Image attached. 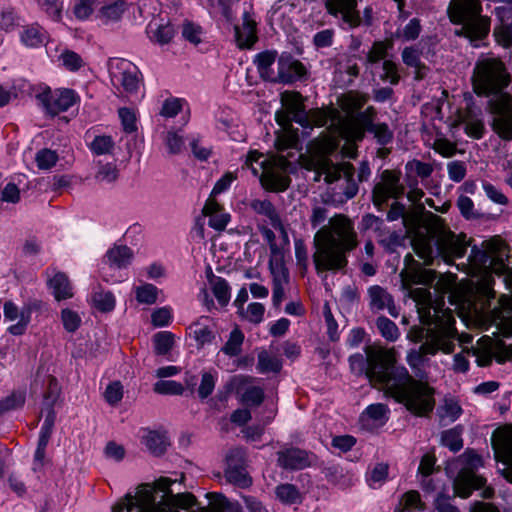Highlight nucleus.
Returning <instances> with one entry per match:
<instances>
[{
  "mask_svg": "<svg viewBox=\"0 0 512 512\" xmlns=\"http://www.w3.org/2000/svg\"><path fill=\"white\" fill-rule=\"evenodd\" d=\"M210 285L218 303L221 306H226L230 301V286L228 282L224 278L218 277V279L214 280V283Z\"/></svg>",
  "mask_w": 512,
  "mask_h": 512,
  "instance_id": "nucleus-50",
  "label": "nucleus"
},
{
  "mask_svg": "<svg viewBox=\"0 0 512 512\" xmlns=\"http://www.w3.org/2000/svg\"><path fill=\"white\" fill-rule=\"evenodd\" d=\"M401 172L386 169L380 174V181L372 189V202L378 211H382L389 199H399L405 193L401 184Z\"/></svg>",
  "mask_w": 512,
  "mask_h": 512,
  "instance_id": "nucleus-11",
  "label": "nucleus"
},
{
  "mask_svg": "<svg viewBox=\"0 0 512 512\" xmlns=\"http://www.w3.org/2000/svg\"><path fill=\"white\" fill-rule=\"evenodd\" d=\"M275 496L284 505H295L302 502V493L291 483H282L275 487Z\"/></svg>",
  "mask_w": 512,
  "mask_h": 512,
  "instance_id": "nucleus-35",
  "label": "nucleus"
},
{
  "mask_svg": "<svg viewBox=\"0 0 512 512\" xmlns=\"http://www.w3.org/2000/svg\"><path fill=\"white\" fill-rule=\"evenodd\" d=\"M337 238L331 236L324 242L314 238L316 251L312 255L315 270L318 274L324 271L337 272L343 270L347 264V253L358 244L356 233L349 221L341 222L334 228Z\"/></svg>",
  "mask_w": 512,
  "mask_h": 512,
  "instance_id": "nucleus-6",
  "label": "nucleus"
},
{
  "mask_svg": "<svg viewBox=\"0 0 512 512\" xmlns=\"http://www.w3.org/2000/svg\"><path fill=\"white\" fill-rule=\"evenodd\" d=\"M462 433V425H457L451 429L443 431L441 434L442 445L448 447L450 451L454 453L460 451L463 448Z\"/></svg>",
  "mask_w": 512,
  "mask_h": 512,
  "instance_id": "nucleus-39",
  "label": "nucleus"
},
{
  "mask_svg": "<svg viewBox=\"0 0 512 512\" xmlns=\"http://www.w3.org/2000/svg\"><path fill=\"white\" fill-rule=\"evenodd\" d=\"M64 0H38V5L45 14L54 21L62 17Z\"/></svg>",
  "mask_w": 512,
  "mask_h": 512,
  "instance_id": "nucleus-54",
  "label": "nucleus"
},
{
  "mask_svg": "<svg viewBox=\"0 0 512 512\" xmlns=\"http://www.w3.org/2000/svg\"><path fill=\"white\" fill-rule=\"evenodd\" d=\"M377 110L373 106H368L363 112L357 113L353 117L352 123L346 127V133L352 142H362L367 133L373 135L377 144L386 146L391 144L394 139V133L387 123L375 122Z\"/></svg>",
  "mask_w": 512,
  "mask_h": 512,
  "instance_id": "nucleus-8",
  "label": "nucleus"
},
{
  "mask_svg": "<svg viewBox=\"0 0 512 512\" xmlns=\"http://www.w3.org/2000/svg\"><path fill=\"white\" fill-rule=\"evenodd\" d=\"M469 246L465 234L445 229L418 232L413 240V249L425 265H433L439 259L450 265L455 258L464 257Z\"/></svg>",
  "mask_w": 512,
  "mask_h": 512,
  "instance_id": "nucleus-5",
  "label": "nucleus"
},
{
  "mask_svg": "<svg viewBox=\"0 0 512 512\" xmlns=\"http://www.w3.org/2000/svg\"><path fill=\"white\" fill-rule=\"evenodd\" d=\"M511 82L506 65L498 58H485L475 64L472 84L478 96H496L489 101L492 130L505 141L512 140V98L504 92Z\"/></svg>",
  "mask_w": 512,
  "mask_h": 512,
  "instance_id": "nucleus-2",
  "label": "nucleus"
},
{
  "mask_svg": "<svg viewBox=\"0 0 512 512\" xmlns=\"http://www.w3.org/2000/svg\"><path fill=\"white\" fill-rule=\"evenodd\" d=\"M325 8L331 16L340 17L349 29L359 27L361 24L357 0H326Z\"/></svg>",
  "mask_w": 512,
  "mask_h": 512,
  "instance_id": "nucleus-18",
  "label": "nucleus"
},
{
  "mask_svg": "<svg viewBox=\"0 0 512 512\" xmlns=\"http://www.w3.org/2000/svg\"><path fill=\"white\" fill-rule=\"evenodd\" d=\"M335 39V30L328 28L318 31L312 38V44L317 51L329 48L333 45Z\"/></svg>",
  "mask_w": 512,
  "mask_h": 512,
  "instance_id": "nucleus-56",
  "label": "nucleus"
},
{
  "mask_svg": "<svg viewBox=\"0 0 512 512\" xmlns=\"http://www.w3.org/2000/svg\"><path fill=\"white\" fill-rule=\"evenodd\" d=\"M126 8V3L123 0H118L110 5L101 8V15L110 21H117L121 18Z\"/></svg>",
  "mask_w": 512,
  "mask_h": 512,
  "instance_id": "nucleus-64",
  "label": "nucleus"
},
{
  "mask_svg": "<svg viewBox=\"0 0 512 512\" xmlns=\"http://www.w3.org/2000/svg\"><path fill=\"white\" fill-rule=\"evenodd\" d=\"M276 119L281 125H290L292 122L299 124L304 129H311L310 113L305 110V107L297 112L286 116L285 123L280 119V112L276 113Z\"/></svg>",
  "mask_w": 512,
  "mask_h": 512,
  "instance_id": "nucleus-49",
  "label": "nucleus"
},
{
  "mask_svg": "<svg viewBox=\"0 0 512 512\" xmlns=\"http://www.w3.org/2000/svg\"><path fill=\"white\" fill-rule=\"evenodd\" d=\"M461 459L465 467L459 472L453 482V497L468 498L474 490L485 486L486 479L475 473L483 465L482 457L472 449H467Z\"/></svg>",
  "mask_w": 512,
  "mask_h": 512,
  "instance_id": "nucleus-10",
  "label": "nucleus"
},
{
  "mask_svg": "<svg viewBox=\"0 0 512 512\" xmlns=\"http://www.w3.org/2000/svg\"><path fill=\"white\" fill-rule=\"evenodd\" d=\"M277 66L274 83L293 84L306 79L308 75L305 65L288 53H283L278 58Z\"/></svg>",
  "mask_w": 512,
  "mask_h": 512,
  "instance_id": "nucleus-16",
  "label": "nucleus"
},
{
  "mask_svg": "<svg viewBox=\"0 0 512 512\" xmlns=\"http://www.w3.org/2000/svg\"><path fill=\"white\" fill-rule=\"evenodd\" d=\"M159 289L150 283L137 286L135 288L136 300L141 304L152 305L156 303Z\"/></svg>",
  "mask_w": 512,
  "mask_h": 512,
  "instance_id": "nucleus-45",
  "label": "nucleus"
},
{
  "mask_svg": "<svg viewBox=\"0 0 512 512\" xmlns=\"http://www.w3.org/2000/svg\"><path fill=\"white\" fill-rule=\"evenodd\" d=\"M209 317L202 316L191 326L195 340L200 346L211 343L215 339V327Z\"/></svg>",
  "mask_w": 512,
  "mask_h": 512,
  "instance_id": "nucleus-32",
  "label": "nucleus"
},
{
  "mask_svg": "<svg viewBox=\"0 0 512 512\" xmlns=\"http://www.w3.org/2000/svg\"><path fill=\"white\" fill-rule=\"evenodd\" d=\"M457 331H454L451 324L439 328V326L430 327L427 330V341L422 342L418 349L408 351L406 361L415 375L422 380L425 372L422 370L427 355H436L438 352L450 354L455 348Z\"/></svg>",
  "mask_w": 512,
  "mask_h": 512,
  "instance_id": "nucleus-7",
  "label": "nucleus"
},
{
  "mask_svg": "<svg viewBox=\"0 0 512 512\" xmlns=\"http://www.w3.org/2000/svg\"><path fill=\"white\" fill-rule=\"evenodd\" d=\"M58 154L48 148L39 150L35 156V162L40 170H49L56 165Z\"/></svg>",
  "mask_w": 512,
  "mask_h": 512,
  "instance_id": "nucleus-52",
  "label": "nucleus"
},
{
  "mask_svg": "<svg viewBox=\"0 0 512 512\" xmlns=\"http://www.w3.org/2000/svg\"><path fill=\"white\" fill-rule=\"evenodd\" d=\"M119 171L113 163H98V169L95 173V180L99 183H113L117 180Z\"/></svg>",
  "mask_w": 512,
  "mask_h": 512,
  "instance_id": "nucleus-48",
  "label": "nucleus"
},
{
  "mask_svg": "<svg viewBox=\"0 0 512 512\" xmlns=\"http://www.w3.org/2000/svg\"><path fill=\"white\" fill-rule=\"evenodd\" d=\"M368 94L359 92H349L343 98L342 109L350 116V122L352 123L353 117L362 112L361 109L368 102Z\"/></svg>",
  "mask_w": 512,
  "mask_h": 512,
  "instance_id": "nucleus-34",
  "label": "nucleus"
},
{
  "mask_svg": "<svg viewBox=\"0 0 512 512\" xmlns=\"http://www.w3.org/2000/svg\"><path fill=\"white\" fill-rule=\"evenodd\" d=\"M370 307L372 310H383L390 302L391 296L382 287L375 285L368 289Z\"/></svg>",
  "mask_w": 512,
  "mask_h": 512,
  "instance_id": "nucleus-42",
  "label": "nucleus"
},
{
  "mask_svg": "<svg viewBox=\"0 0 512 512\" xmlns=\"http://www.w3.org/2000/svg\"><path fill=\"white\" fill-rule=\"evenodd\" d=\"M155 353L166 355L174 345V335L169 331H161L153 336Z\"/></svg>",
  "mask_w": 512,
  "mask_h": 512,
  "instance_id": "nucleus-47",
  "label": "nucleus"
},
{
  "mask_svg": "<svg viewBox=\"0 0 512 512\" xmlns=\"http://www.w3.org/2000/svg\"><path fill=\"white\" fill-rule=\"evenodd\" d=\"M444 306L445 301L443 297L432 299L429 296L427 307L418 310L422 326L412 327L408 332V338L415 343L422 342L423 340L427 341V330L436 325L439 328H443L446 324H451L452 329L457 331L453 312L449 308H444Z\"/></svg>",
  "mask_w": 512,
  "mask_h": 512,
  "instance_id": "nucleus-9",
  "label": "nucleus"
},
{
  "mask_svg": "<svg viewBox=\"0 0 512 512\" xmlns=\"http://www.w3.org/2000/svg\"><path fill=\"white\" fill-rule=\"evenodd\" d=\"M491 442L496 459L506 465L501 470V475L512 484V431L496 430L492 435Z\"/></svg>",
  "mask_w": 512,
  "mask_h": 512,
  "instance_id": "nucleus-17",
  "label": "nucleus"
},
{
  "mask_svg": "<svg viewBox=\"0 0 512 512\" xmlns=\"http://www.w3.org/2000/svg\"><path fill=\"white\" fill-rule=\"evenodd\" d=\"M243 342H244L243 332L238 327H235L230 332L229 339L227 340L225 345L221 348V351L229 357H236L242 351Z\"/></svg>",
  "mask_w": 512,
  "mask_h": 512,
  "instance_id": "nucleus-41",
  "label": "nucleus"
},
{
  "mask_svg": "<svg viewBox=\"0 0 512 512\" xmlns=\"http://www.w3.org/2000/svg\"><path fill=\"white\" fill-rule=\"evenodd\" d=\"M276 58L277 52L273 50H266L255 56L254 64L263 80L274 83L276 72L272 69V66Z\"/></svg>",
  "mask_w": 512,
  "mask_h": 512,
  "instance_id": "nucleus-26",
  "label": "nucleus"
},
{
  "mask_svg": "<svg viewBox=\"0 0 512 512\" xmlns=\"http://www.w3.org/2000/svg\"><path fill=\"white\" fill-rule=\"evenodd\" d=\"M153 391L161 395H181L184 387L174 380H159L153 385Z\"/></svg>",
  "mask_w": 512,
  "mask_h": 512,
  "instance_id": "nucleus-51",
  "label": "nucleus"
},
{
  "mask_svg": "<svg viewBox=\"0 0 512 512\" xmlns=\"http://www.w3.org/2000/svg\"><path fill=\"white\" fill-rule=\"evenodd\" d=\"M260 181L266 190L272 192H283L291 184V178L288 175L275 170L264 172L260 177Z\"/></svg>",
  "mask_w": 512,
  "mask_h": 512,
  "instance_id": "nucleus-27",
  "label": "nucleus"
},
{
  "mask_svg": "<svg viewBox=\"0 0 512 512\" xmlns=\"http://www.w3.org/2000/svg\"><path fill=\"white\" fill-rule=\"evenodd\" d=\"M37 99L49 114L57 115L71 108L79 97L72 89L55 90L54 92L47 89L38 94Z\"/></svg>",
  "mask_w": 512,
  "mask_h": 512,
  "instance_id": "nucleus-15",
  "label": "nucleus"
},
{
  "mask_svg": "<svg viewBox=\"0 0 512 512\" xmlns=\"http://www.w3.org/2000/svg\"><path fill=\"white\" fill-rule=\"evenodd\" d=\"M371 383L378 384L386 395L404 404L416 416H427L435 407V390L427 382L416 380L408 370L397 365L393 356L384 351L372 368Z\"/></svg>",
  "mask_w": 512,
  "mask_h": 512,
  "instance_id": "nucleus-1",
  "label": "nucleus"
},
{
  "mask_svg": "<svg viewBox=\"0 0 512 512\" xmlns=\"http://www.w3.org/2000/svg\"><path fill=\"white\" fill-rule=\"evenodd\" d=\"M447 16L457 26L454 35L466 39L473 48L486 46L491 31V17L483 14L480 0H450Z\"/></svg>",
  "mask_w": 512,
  "mask_h": 512,
  "instance_id": "nucleus-4",
  "label": "nucleus"
},
{
  "mask_svg": "<svg viewBox=\"0 0 512 512\" xmlns=\"http://www.w3.org/2000/svg\"><path fill=\"white\" fill-rule=\"evenodd\" d=\"M48 286L57 301L73 297V288L68 276L63 272H57L48 280Z\"/></svg>",
  "mask_w": 512,
  "mask_h": 512,
  "instance_id": "nucleus-29",
  "label": "nucleus"
},
{
  "mask_svg": "<svg viewBox=\"0 0 512 512\" xmlns=\"http://www.w3.org/2000/svg\"><path fill=\"white\" fill-rule=\"evenodd\" d=\"M380 79L384 82H389L392 85H397L400 81L398 74V67L392 60H384L382 63V74Z\"/></svg>",
  "mask_w": 512,
  "mask_h": 512,
  "instance_id": "nucleus-63",
  "label": "nucleus"
},
{
  "mask_svg": "<svg viewBox=\"0 0 512 512\" xmlns=\"http://www.w3.org/2000/svg\"><path fill=\"white\" fill-rule=\"evenodd\" d=\"M108 69L114 85H120L127 93H135L141 81V72L130 61L123 58H111Z\"/></svg>",
  "mask_w": 512,
  "mask_h": 512,
  "instance_id": "nucleus-12",
  "label": "nucleus"
},
{
  "mask_svg": "<svg viewBox=\"0 0 512 512\" xmlns=\"http://www.w3.org/2000/svg\"><path fill=\"white\" fill-rule=\"evenodd\" d=\"M494 14L501 22L493 31L497 43L505 48H512V3L495 7Z\"/></svg>",
  "mask_w": 512,
  "mask_h": 512,
  "instance_id": "nucleus-21",
  "label": "nucleus"
},
{
  "mask_svg": "<svg viewBox=\"0 0 512 512\" xmlns=\"http://www.w3.org/2000/svg\"><path fill=\"white\" fill-rule=\"evenodd\" d=\"M344 177L346 179V187L344 189V195L347 199L354 198L358 193V185L354 180L355 169L349 162L344 164Z\"/></svg>",
  "mask_w": 512,
  "mask_h": 512,
  "instance_id": "nucleus-59",
  "label": "nucleus"
},
{
  "mask_svg": "<svg viewBox=\"0 0 512 512\" xmlns=\"http://www.w3.org/2000/svg\"><path fill=\"white\" fill-rule=\"evenodd\" d=\"M462 122L464 124V131L469 137L481 139L484 136L485 126L482 120L463 117Z\"/></svg>",
  "mask_w": 512,
  "mask_h": 512,
  "instance_id": "nucleus-60",
  "label": "nucleus"
},
{
  "mask_svg": "<svg viewBox=\"0 0 512 512\" xmlns=\"http://www.w3.org/2000/svg\"><path fill=\"white\" fill-rule=\"evenodd\" d=\"M268 265L272 276V282L289 283L290 275L285 264L284 251L277 245L272 247V253Z\"/></svg>",
  "mask_w": 512,
  "mask_h": 512,
  "instance_id": "nucleus-25",
  "label": "nucleus"
},
{
  "mask_svg": "<svg viewBox=\"0 0 512 512\" xmlns=\"http://www.w3.org/2000/svg\"><path fill=\"white\" fill-rule=\"evenodd\" d=\"M93 306L102 313L111 312L115 308V297L111 291H105L100 287L92 293Z\"/></svg>",
  "mask_w": 512,
  "mask_h": 512,
  "instance_id": "nucleus-38",
  "label": "nucleus"
},
{
  "mask_svg": "<svg viewBox=\"0 0 512 512\" xmlns=\"http://www.w3.org/2000/svg\"><path fill=\"white\" fill-rule=\"evenodd\" d=\"M378 243L384 248V250L388 253H394L397 248L404 246L405 235L399 231L390 232L386 227L382 231L379 232Z\"/></svg>",
  "mask_w": 512,
  "mask_h": 512,
  "instance_id": "nucleus-36",
  "label": "nucleus"
},
{
  "mask_svg": "<svg viewBox=\"0 0 512 512\" xmlns=\"http://www.w3.org/2000/svg\"><path fill=\"white\" fill-rule=\"evenodd\" d=\"M148 451L154 456H161L170 446V441L165 432L148 430L142 440Z\"/></svg>",
  "mask_w": 512,
  "mask_h": 512,
  "instance_id": "nucleus-30",
  "label": "nucleus"
},
{
  "mask_svg": "<svg viewBox=\"0 0 512 512\" xmlns=\"http://www.w3.org/2000/svg\"><path fill=\"white\" fill-rule=\"evenodd\" d=\"M384 351H371L367 348V356H363L360 353L353 354L349 357L350 367L353 371L358 374H365L366 377L371 381L372 379V368L374 364L381 360Z\"/></svg>",
  "mask_w": 512,
  "mask_h": 512,
  "instance_id": "nucleus-24",
  "label": "nucleus"
},
{
  "mask_svg": "<svg viewBox=\"0 0 512 512\" xmlns=\"http://www.w3.org/2000/svg\"><path fill=\"white\" fill-rule=\"evenodd\" d=\"M404 261L406 264L411 262L410 267L406 272V281L414 285L430 286L437 278V272L432 269H426L419 262H416L412 255L405 256Z\"/></svg>",
  "mask_w": 512,
  "mask_h": 512,
  "instance_id": "nucleus-23",
  "label": "nucleus"
},
{
  "mask_svg": "<svg viewBox=\"0 0 512 512\" xmlns=\"http://www.w3.org/2000/svg\"><path fill=\"white\" fill-rule=\"evenodd\" d=\"M277 465L288 471H298L311 467L316 461V455L305 449L285 444L276 452Z\"/></svg>",
  "mask_w": 512,
  "mask_h": 512,
  "instance_id": "nucleus-14",
  "label": "nucleus"
},
{
  "mask_svg": "<svg viewBox=\"0 0 512 512\" xmlns=\"http://www.w3.org/2000/svg\"><path fill=\"white\" fill-rule=\"evenodd\" d=\"M173 481L161 477L153 485H141L133 496L127 494L112 512H210V505H201L192 493L173 494Z\"/></svg>",
  "mask_w": 512,
  "mask_h": 512,
  "instance_id": "nucleus-3",
  "label": "nucleus"
},
{
  "mask_svg": "<svg viewBox=\"0 0 512 512\" xmlns=\"http://www.w3.org/2000/svg\"><path fill=\"white\" fill-rule=\"evenodd\" d=\"M491 325L504 336L512 333V296L501 295L488 315Z\"/></svg>",
  "mask_w": 512,
  "mask_h": 512,
  "instance_id": "nucleus-19",
  "label": "nucleus"
},
{
  "mask_svg": "<svg viewBox=\"0 0 512 512\" xmlns=\"http://www.w3.org/2000/svg\"><path fill=\"white\" fill-rule=\"evenodd\" d=\"M251 5L244 9L242 25L234 26L235 41L240 49H250L258 41L257 22Z\"/></svg>",
  "mask_w": 512,
  "mask_h": 512,
  "instance_id": "nucleus-20",
  "label": "nucleus"
},
{
  "mask_svg": "<svg viewBox=\"0 0 512 512\" xmlns=\"http://www.w3.org/2000/svg\"><path fill=\"white\" fill-rule=\"evenodd\" d=\"M404 501V507L402 509L411 511L416 509L418 511H424L426 509L425 503L421 499V495L416 490H410L404 493L402 497Z\"/></svg>",
  "mask_w": 512,
  "mask_h": 512,
  "instance_id": "nucleus-61",
  "label": "nucleus"
},
{
  "mask_svg": "<svg viewBox=\"0 0 512 512\" xmlns=\"http://www.w3.org/2000/svg\"><path fill=\"white\" fill-rule=\"evenodd\" d=\"M421 31L422 25L420 19L412 18L402 29L396 30L395 37L405 42L414 41L419 37Z\"/></svg>",
  "mask_w": 512,
  "mask_h": 512,
  "instance_id": "nucleus-43",
  "label": "nucleus"
},
{
  "mask_svg": "<svg viewBox=\"0 0 512 512\" xmlns=\"http://www.w3.org/2000/svg\"><path fill=\"white\" fill-rule=\"evenodd\" d=\"M282 369L281 360L271 355L268 351L262 350L258 354L257 370L260 373H279Z\"/></svg>",
  "mask_w": 512,
  "mask_h": 512,
  "instance_id": "nucleus-40",
  "label": "nucleus"
},
{
  "mask_svg": "<svg viewBox=\"0 0 512 512\" xmlns=\"http://www.w3.org/2000/svg\"><path fill=\"white\" fill-rule=\"evenodd\" d=\"M150 39L160 45L168 44L175 35V29L171 24L159 25L155 30H150Z\"/></svg>",
  "mask_w": 512,
  "mask_h": 512,
  "instance_id": "nucleus-53",
  "label": "nucleus"
},
{
  "mask_svg": "<svg viewBox=\"0 0 512 512\" xmlns=\"http://www.w3.org/2000/svg\"><path fill=\"white\" fill-rule=\"evenodd\" d=\"M89 147L96 155L110 154L114 148V141L111 136L98 135L93 139Z\"/></svg>",
  "mask_w": 512,
  "mask_h": 512,
  "instance_id": "nucleus-55",
  "label": "nucleus"
},
{
  "mask_svg": "<svg viewBox=\"0 0 512 512\" xmlns=\"http://www.w3.org/2000/svg\"><path fill=\"white\" fill-rule=\"evenodd\" d=\"M249 207L257 214L267 217L272 226H280V216L270 200L253 199Z\"/></svg>",
  "mask_w": 512,
  "mask_h": 512,
  "instance_id": "nucleus-37",
  "label": "nucleus"
},
{
  "mask_svg": "<svg viewBox=\"0 0 512 512\" xmlns=\"http://www.w3.org/2000/svg\"><path fill=\"white\" fill-rule=\"evenodd\" d=\"M344 163L334 164L333 162L327 160L322 164V171L325 174V182L328 184H332L338 181L342 176H344Z\"/></svg>",
  "mask_w": 512,
  "mask_h": 512,
  "instance_id": "nucleus-58",
  "label": "nucleus"
},
{
  "mask_svg": "<svg viewBox=\"0 0 512 512\" xmlns=\"http://www.w3.org/2000/svg\"><path fill=\"white\" fill-rule=\"evenodd\" d=\"M48 35L45 29L37 24L24 27L21 32L22 43L31 48L41 46L47 41Z\"/></svg>",
  "mask_w": 512,
  "mask_h": 512,
  "instance_id": "nucleus-33",
  "label": "nucleus"
},
{
  "mask_svg": "<svg viewBox=\"0 0 512 512\" xmlns=\"http://www.w3.org/2000/svg\"><path fill=\"white\" fill-rule=\"evenodd\" d=\"M391 47L385 41H375L372 44L371 49L368 51L366 55V61L369 64H377L381 60H386L385 57L387 55L388 49Z\"/></svg>",
  "mask_w": 512,
  "mask_h": 512,
  "instance_id": "nucleus-57",
  "label": "nucleus"
},
{
  "mask_svg": "<svg viewBox=\"0 0 512 512\" xmlns=\"http://www.w3.org/2000/svg\"><path fill=\"white\" fill-rule=\"evenodd\" d=\"M376 327L381 336L387 341L394 342L400 335L397 325L385 316H380L377 318Z\"/></svg>",
  "mask_w": 512,
  "mask_h": 512,
  "instance_id": "nucleus-44",
  "label": "nucleus"
},
{
  "mask_svg": "<svg viewBox=\"0 0 512 512\" xmlns=\"http://www.w3.org/2000/svg\"><path fill=\"white\" fill-rule=\"evenodd\" d=\"M225 478L230 484L239 488H248L252 485V478L247 472L246 451L235 447L226 455Z\"/></svg>",
  "mask_w": 512,
  "mask_h": 512,
  "instance_id": "nucleus-13",
  "label": "nucleus"
},
{
  "mask_svg": "<svg viewBox=\"0 0 512 512\" xmlns=\"http://www.w3.org/2000/svg\"><path fill=\"white\" fill-rule=\"evenodd\" d=\"M134 257L133 251L126 245H114L106 252L107 262L117 269L127 268Z\"/></svg>",
  "mask_w": 512,
  "mask_h": 512,
  "instance_id": "nucleus-28",
  "label": "nucleus"
},
{
  "mask_svg": "<svg viewBox=\"0 0 512 512\" xmlns=\"http://www.w3.org/2000/svg\"><path fill=\"white\" fill-rule=\"evenodd\" d=\"M205 497L209 500L210 512H243L238 501L229 500L222 493L208 492Z\"/></svg>",
  "mask_w": 512,
  "mask_h": 512,
  "instance_id": "nucleus-31",
  "label": "nucleus"
},
{
  "mask_svg": "<svg viewBox=\"0 0 512 512\" xmlns=\"http://www.w3.org/2000/svg\"><path fill=\"white\" fill-rule=\"evenodd\" d=\"M264 390L259 386L248 387L243 395L242 402L249 406H259L264 401Z\"/></svg>",
  "mask_w": 512,
  "mask_h": 512,
  "instance_id": "nucleus-62",
  "label": "nucleus"
},
{
  "mask_svg": "<svg viewBox=\"0 0 512 512\" xmlns=\"http://www.w3.org/2000/svg\"><path fill=\"white\" fill-rule=\"evenodd\" d=\"M281 103L285 107L287 115L304 108L303 97L297 91H285L281 94Z\"/></svg>",
  "mask_w": 512,
  "mask_h": 512,
  "instance_id": "nucleus-46",
  "label": "nucleus"
},
{
  "mask_svg": "<svg viewBox=\"0 0 512 512\" xmlns=\"http://www.w3.org/2000/svg\"><path fill=\"white\" fill-rule=\"evenodd\" d=\"M498 250V245L493 240L484 241L482 248L477 245L471 246L469 255L470 264L477 270H487L492 266Z\"/></svg>",
  "mask_w": 512,
  "mask_h": 512,
  "instance_id": "nucleus-22",
  "label": "nucleus"
}]
</instances>
